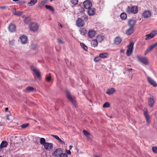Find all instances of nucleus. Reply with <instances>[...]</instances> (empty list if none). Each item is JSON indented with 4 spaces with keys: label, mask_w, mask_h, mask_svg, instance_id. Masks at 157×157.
Segmentation results:
<instances>
[{
    "label": "nucleus",
    "mask_w": 157,
    "mask_h": 157,
    "mask_svg": "<svg viewBox=\"0 0 157 157\" xmlns=\"http://www.w3.org/2000/svg\"><path fill=\"white\" fill-rule=\"evenodd\" d=\"M138 8L136 6H132L131 7L128 6L126 9V12L128 14H135L137 13Z\"/></svg>",
    "instance_id": "f257e3e1"
},
{
    "label": "nucleus",
    "mask_w": 157,
    "mask_h": 157,
    "mask_svg": "<svg viewBox=\"0 0 157 157\" xmlns=\"http://www.w3.org/2000/svg\"><path fill=\"white\" fill-rule=\"evenodd\" d=\"M133 45L134 43L130 42L129 45L127 46L128 49L126 51V55L128 56H130L132 53Z\"/></svg>",
    "instance_id": "f03ea898"
},
{
    "label": "nucleus",
    "mask_w": 157,
    "mask_h": 157,
    "mask_svg": "<svg viewBox=\"0 0 157 157\" xmlns=\"http://www.w3.org/2000/svg\"><path fill=\"white\" fill-rule=\"evenodd\" d=\"M66 96L68 99L71 101L75 107H76V101L73 99L69 91H67L66 92Z\"/></svg>",
    "instance_id": "7ed1b4c3"
},
{
    "label": "nucleus",
    "mask_w": 157,
    "mask_h": 157,
    "mask_svg": "<svg viewBox=\"0 0 157 157\" xmlns=\"http://www.w3.org/2000/svg\"><path fill=\"white\" fill-rule=\"evenodd\" d=\"M83 6L85 8L88 9L91 7L92 6V3L89 0H86L83 2Z\"/></svg>",
    "instance_id": "20e7f679"
},
{
    "label": "nucleus",
    "mask_w": 157,
    "mask_h": 157,
    "mask_svg": "<svg viewBox=\"0 0 157 157\" xmlns=\"http://www.w3.org/2000/svg\"><path fill=\"white\" fill-rule=\"evenodd\" d=\"M38 26L37 24L35 23H31L29 29L30 30L34 32L36 31L38 29Z\"/></svg>",
    "instance_id": "39448f33"
},
{
    "label": "nucleus",
    "mask_w": 157,
    "mask_h": 157,
    "mask_svg": "<svg viewBox=\"0 0 157 157\" xmlns=\"http://www.w3.org/2000/svg\"><path fill=\"white\" fill-rule=\"evenodd\" d=\"M8 29L10 32L13 33L16 31V26L15 24L11 23L8 26Z\"/></svg>",
    "instance_id": "423d86ee"
},
{
    "label": "nucleus",
    "mask_w": 157,
    "mask_h": 157,
    "mask_svg": "<svg viewBox=\"0 0 157 157\" xmlns=\"http://www.w3.org/2000/svg\"><path fill=\"white\" fill-rule=\"evenodd\" d=\"M44 146L45 149L50 151L53 148V144L51 143L47 142L44 145Z\"/></svg>",
    "instance_id": "0eeeda50"
},
{
    "label": "nucleus",
    "mask_w": 157,
    "mask_h": 157,
    "mask_svg": "<svg viewBox=\"0 0 157 157\" xmlns=\"http://www.w3.org/2000/svg\"><path fill=\"white\" fill-rule=\"evenodd\" d=\"M96 34V32L93 30H90L88 32L87 35L90 38H92L94 37Z\"/></svg>",
    "instance_id": "6e6552de"
},
{
    "label": "nucleus",
    "mask_w": 157,
    "mask_h": 157,
    "mask_svg": "<svg viewBox=\"0 0 157 157\" xmlns=\"http://www.w3.org/2000/svg\"><path fill=\"white\" fill-rule=\"evenodd\" d=\"M138 59L140 62L144 64L147 65L148 64V60L147 58L145 57H138Z\"/></svg>",
    "instance_id": "1a4fd4ad"
},
{
    "label": "nucleus",
    "mask_w": 157,
    "mask_h": 157,
    "mask_svg": "<svg viewBox=\"0 0 157 157\" xmlns=\"http://www.w3.org/2000/svg\"><path fill=\"white\" fill-rule=\"evenodd\" d=\"M62 152L63 151L61 148H58L54 151V154L56 157H59Z\"/></svg>",
    "instance_id": "9d476101"
},
{
    "label": "nucleus",
    "mask_w": 157,
    "mask_h": 157,
    "mask_svg": "<svg viewBox=\"0 0 157 157\" xmlns=\"http://www.w3.org/2000/svg\"><path fill=\"white\" fill-rule=\"evenodd\" d=\"M96 12V10L95 9L90 7L88 9L87 13L89 16H93L94 15Z\"/></svg>",
    "instance_id": "9b49d317"
},
{
    "label": "nucleus",
    "mask_w": 157,
    "mask_h": 157,
    "mask_svg": "<svg viewBox=\"0 0 157 157\" xmlns=\"http://www.w3.org/2000/svg\"><path fill=\"white\" fill-rule=\"evenodd\" d=\"M144 115L146 118L147 122L148 124H149L150 123V118L149 114H148V112L146 109L144 110Z\"/></svg>",
    "instance_id": "f8f14e48"
},
{
    "label": "nucleus",
    "mask_w": 157,
    "mask_h": 157,
    "mask_svg": "<svg viewBox=\"0 0 157 157\" xmlns=\"http://www.w3.org/2000/svg\"><path fill=\"white\" fill-rule=\"evenodd\" d=\"M84 22L82 19L79 18L76 21V24L78 27H82L84 25Z\"/></svg>",
    "instance_id": "ddd939ff"
},
{
    "label": "nucleus",
    "mask_w": 157,
    "mask_h": 157,
    "mask_svg": "<svg viewBox=\"0 0 157 157\" xmlns=\"http://www.w3.org/2000/svg\"><path fill=\"white\" fill-rule=\"evenodd\" d=\"M128 23L130 27H132L133 28L136 24V21L133 19H130L128 21Z\"/></svg>",
    "instance_id": "4468645a"
},
{
    "label": "nucleus",
    "mask_w": 157,
    "mask_h": 157,
    "mask_svg": "<svg viewBox=\"0 0 157 157\" xmlns=\"http://www.w3.org/2000/svg\"><path fill=\"white\" fill-rule=\"evenodd\" d=\"M151 14V12L149 10H145L144 12L143 16L145 18H147L150 17Z\"/></svg>",
    "instance_id": "2eb2a0df"
},
{
    "label": "nucleus",
    "mask_w": 157,
    "mask_h": 157,
    "mask_svg": "<svg viewBox=\"0 0 157 157\" xmlns=\"http://www.w3.org/2000/svg\"><path fill=\"white\" fill-rule=\"evenodd\" d=\"M21 42L22 44H24L26 43L28 41L27 37L25 35H22L20 37Z\"/></svg>",
    "instance_id": "dca6fc26"
},
{
    "label": "nucleus",
    "mask_w": 157,
    "mask_h": 157,
    "mask_svg": "<svg viewBox=\"0 0 157 157\" xmlns=\"http://www.w3.org/2000/svg\"><path fill=\"white\" fill-rule=\"evenodd\" d=\"M116 91V90L114 88L111 87L106 90V93L109 95H112Z\"/></svg>",
    "instance_id": "f3484780"
},
{
    "label": "nucleus",
    "mask_w": 157,
    "mask_h": 157,
    "mask_svg": "<svg viewBox=\"0 0 157 157\" xmlns=\"http://www.w3.org/2000/svg\"><path fill=\"white\" fill-rule=\"evenodd\" d=\"M147 80L148 82L150 84L153 85L154 87H156L157 86V84L155 82L153 79H152L151 78L148 77L147 78Z\"/></svg>",
    "instance_id": "a211bd4d"
},
{
    "label": "nucleus",
    "mask_w": 157,
    "mask_h": 157,
    "mask_svg": "<svg viewBox=\"0 0 157 157\" xmlns=\"http://www.w3.org/2000/svg\"><path fill=\"white\" fill-rule=\"evenodd\" d=\"M134 31V28L132 27H130L126 31V33L128 35H131Z\"/></svg>",
    "instance_id": "6ab92c4d"
},
{
    "label": "nucleus",
    "mask_w": 157,
    "mask_h": 157,
    "mask_svg": "<svg viewBox=\"0 0 157 157\" xmlns=\"http://www.w3.org/2000/svg\"><path fill=\"white\" fill-rule=\"evenodd\" d=\"M83 133L86 137L88 139H90L92 138V135L90 133L87 132L86 130H83Z\"/></svg>",
    "instance_id": "aec40b11"
},
{
    "label": "nucleus",
    "mask_w": 157,
    "mask_h": 157,
    "mask_svg": "<svg viewBox=\"0 0 157 157\" xmlns=\"http://www.w3.org/2000/svg\"><path fill=\"white\" fill-rule=\"evenodd\" d=\"M122 40L120 37H117L114 39V43L116 45H119L121 42Z\"/></svg>",
    "instance_id": "412c9836"
},
{
    "label": "nucleus",
    "mask_w": 157,
    "mask_h": 157,
    "mask_svg": "<svg viewBox=\"0 0 157 157\" xmlns=\"http://www.w3.org/2000/svg\"><path fill=\"white\" fill-rule=\"evenodd\" d=\"M99 55V57L103 59L106 58L109 56V54L106 52L100 53Z\"/></svg>",
    "instance_id": "4be33fe9"
},
{
    "label": "nucleus",
    "mask_w": 157,
    "mask_h": 157,
    "mask_svg": "<svg viewBox=\"0 0 157 157\" xmlns=\"http://www.w3.org/2000/svg\"><path fill=\"white\" fill-rule=\"evenodd\" d=\"M79 31L80 34L83 35H85L86 33V30L85 28H81L79 29Z\"/></svg>",
    "instance_id": "5701e85b"
},
{
    "label": "nucleus",
    "mask_w": 157,
    "mask_h": 157,
    "mask_svg": "<svg viewBox=\"0 0 157 157\" xmlns=\"http://www.w3.org/2000/svg\"><path fill=\"white\" fill-rule=\"evenodd\" d=\"M91 44L92 46L94 47L97 46L98 44L97 40L96 39L92 40L91 41Z\"/></svg>",
    "instance_id": "b1692460"
},
{
    "label": "nucleus",
    "mask_w": 157,
    "mask_h": 157,
    "mask_svg": "<svg viewBox=\"0 0 157 157\" xmlns=\"http://www.w3.org/2000/svg\"><path fill=\"white\" fill-rule=\"evenodd\" d=\"M8 145V143L6 141H2L0 145V148L1 149L4 147H6Z\"/></svg>",
    "instance_id": "393cba45"
},
{
    "label": "nucleus",
    "mask_w": 157,
    "mask_h": 157,
    "mask_svg": "<svg viewBox=\"0 0 157 157\" xmlns=\"http://www.w3.org/2000/svg\"><path fill=\"white\" fill-rule=\"evenodd\" d=\"M37 0H31L28 3V5L29 6H32L37 2Z\"/></svg>",
    "instance_id": "a878e982"
},
{
    "label": "nucleus",
    "mask_w": 157,
    "mask_h": 157,
    "mask_svg": "<svg viewBox=\"0 0 157 157\" xmlns=\"http://www.w3.org/2000/svg\"><path fill=\"white\" fill-rule=\"evenodd\" d=\"M45 7L46 9L49 10L52 13H54V12L55 11V9L52 6L46 5H45Z\"/></svg>",
    "instance_id": "bb28decb"
},
{
    "label": "nucleus",
    "mask_w": 157,
    "mask_h": 157,
    "mask_svg": "<svg viewBox=\"0 0 157 157\" xmlns=\"http://www.w3.org/2000/svg\"><path fill=\"white\" fill-rule=\"evenodd\" d=\"M52 136L58 141H59L61 144H65L64 141L62 140L57 136L54 135H52Z\"/></svg>",
    "instance_id": "cd10ccee"
},
{
    "label": "nucleus",
    "mask_w": 157,
    "mask_h": 157,
    "mask_svg": "<svg viewBox=\"0 0 157 157\" xmlns=\"http://www.w3.org/2000/svg\"><path fill=\"white\" fill-rule=\"evenodd\" d=\"M25 90L27 92H31L36 91V89L32 86H28L26 87Z\"/></svg>",
    "instance_id": "c85d7f7f"
},
{
    "label": "nucleus",
    "mask_w": 157,
    "mask_h": 157,
    "mask_svg": "<svg viewBox=\"0 0 157 157\" xmlns=\"http://www.w3.org/2000/svg\"><path fill=\"white\" fill-rule=\"evenodd\" d=\"M96 39L99 42H101L104 39V36L101 35H98L97 36Z\"/></svg>",
    "instance_id": "c756f323"
},
{
    "label": "nucleus",
    "mask_w": 157,
    "mask_h": 157,
    "mask_svg": "<svg viewBox=\"0 0 157 157\" xmlns=\"http://www.w3.org/2000/svg\"><path fill=\"white\" fill-rule=\"evenodd\" d=\"M120 16L121 19L123 20L126 19L127 17V15L125 13H122L121 14Z\"/></svg>",
    "instance_id": "7c9ffc66"
},
{
    "label": "nucleus",
    "mask_w": 157,
    "mask_h": 157,
    "mask_svg": "<svg viewBox=\"0 0 157 157\" xmlns=\"http://www.w3.org/2000/svg\"><path fill=\"white\" fill-rule=\"evenodd\" d=\"M157 45V42L149 46L147 49L149 50V51H150Z\"/></svg>",
    "instance_id": "2f4dec72"
},
{
    "label": "nucleus",
    "mask_w": 157,
    "mask_h": 157,
    "mask_svg": "<svg viewBox=\"0 0 157 157\" xmlns=\"http://www.w3.org/2000/svg\"><path fill=\"white\" fill-rule=\"evenodd\" d=\"M148 103L149 106L151 107L152 106L154 103V101L153 99L151 98H150L149 99Z\"/></svg>",
    "instance_id": "473e14b6"
},
{
    "label": "nucleus",
    "mask_w": 157,
    "mask_h": 157,
    "mask_svg": "<svg viewBox=\"0 0 157 157\" xmlns=\"http://www.w3.org/2000/svg\"><path fill=\"white\" fill-rule=\"evenodd\" d=\"M80 46L81 48H83L84 50L86 51L87 50V47L86 45L83 43H81L80 44Z\"/></svg>",
    "instance_id": "72a5a7b5"
},
{
    "label": "nucleus",
    "mask_w": 157,
    "mask_h": 157,
    "mask_svg": "<svg viewBox=\"0 0 157 157\" xmlns=\"http://www.w3.org/2000/svg\"><path fill=\"white\" fill-rule=\"evenodd\" d=\"M40 143L41 144L43 145L44 146L47 142H45V140L44 138H40Z\"/></svg>",
    "instance_id": "f704fd0d"
},
{
    "label": "nucleus",
    "mask_w": 157,
    "mask_h": 157,
    "mask_svg": "<svg viewBox=\"0 0 157 157\" xmlns=\"http://www.w3.org/2000/svg\"><path fill=\"white\" fill-rule=\"evenodd\" d=\"M29 125V123H25L22 124L21 127L22 129H25L27 128Z\"/></svg>",
    "instance_id": "c9c22d12"
},
{
    "label": "nucleus",
    "mask_w": 157,
    "mask_h": 157,
    "mask_svg": "<svg viewBox=\"0 0 157 157\" xmlns=\"http://www.w3.org/2000/svg\"><path fill=\"white\" fill-rule=\"evenodd\" d=\"M46 2L45 1H42L40 3H39L38 5L39 7L40 8H42L43 7L44 5L45 4Z\"/></svg>",
    "instance_id": "e433bc0d"
},
{
    "label": "nucleus",
    "mask_w": 157,
    "mask_h": 157,
    "mask_svg": "<svg viewBox=\"0 0 157 157\" xmlns=\"http://www.w3.org/2000/svg\"><path fill=\"white\" fill-rule=\"evenodd\" d=\"M152 38H153L152 37V36L151 35V33H150L149 34H147L145 35V40H147Z\"/></svg>",
    "instance_id": "4c0bfd02"
},
{
    "label": "nucleus",
    "mask_w": 157,
    "mask_h": 157,
    "mask_svg": "<svg viewBox=\"0 0 157 157\" xmlns=\"http://www.w3.org/2000/svg\"><path fill=\"white\" fill-rule=\"evenodd\" d=\"M150 33L152 38H153L157 34V31L156 30H154L152 31Z\"/></svg>",
    "instance_id": "58836bf2"
},
{
    "label": "nucleus",
    "mask_w": 157,
    "mask_h": 157,
    "mask_svg": "<svg viewBox=\"0 0 157 157\" xmlns=\"http://www.w3.org/2000/svg\"><path fill=\"white\" fill-rule=\"evenodd\" d=\"M34 72L38 77L39 78H41V75H40V72L37 70L36 69V70H35Z\"/></svg>",
    "instance_id": "ea45409f"
},
{
    "label": "nucleus",
    "mask_w": 157,
    "mask_h": 157,
    "mask_svg": "<svg viewBox=\"0 0 157 157\" xmlns=\"http://www.w3.org/2000/svg\"><path fill=\"white\" fill-rule=\"evenodd\" d=\"M101 58L99 57V56H97L95 57L94 59V62H98L101 60Z\"/></svg>",
    "instance_id": "a19ab883"
},
{
    "label": "nucleus",
    "mask_w": 157,
    "mask_h": 157,
    "mask_svg": "<svg viewBox=\"0 0 157 157\" xmlns=\"http://www.w3.org/2000/svg\"><path fill=\"white\" fill-rule=\"evenodd\" d=\"M110 104L109 102H105L103 105V107L104 108L109 107L110 106Z\"/></svg>",
    "instance_id": "79ce46f5"
},
{
    "label": "nucleus",
    "mask_w": 157,
    "mask_h": 157,
    "mask_svg": "<svg viewBox=\"0 0 157 157\" xmlns=\"http://www.w3.org/2000/svg\"><path fill=\"white\" fill-rule=\"evenodd\" d=\"M22 14V12L21 11H16L14 13V14L16 15L20 16Z\"/></svg>",
    "instance_id": "37998d69"
},
{
    "label": "nucleus",
    "mask_w": 157,
    "mask_h": 157,
    "mask_svg": "<svg viewBox=\"0 0 157 157\" xmlns=\"http://www.w3.org/2000/svg\"><path fill=\"white\" fill-rule=\"evenodd\" d=\"M51 76L50 73L48 75H46V79L47 82H49L51 79Z\"/></svg>",
    "instance_id": "c03bdc74"
},
{
    "label": "nucleus",
    "mask_w": 157,
    "mask_h": 157,
    "mask_svg": "<svg viewBox=\"0 0 157 157\" xmlns=\"http://www.w3.org/2000/svg\"><path fill=\"white\" fill-rule=\"evenodd\" d=\"M71 1L73 5H76L78 3V0H71Z\"/></svg>",
    "instance_id": "a18cd8bd"
},
{
    "label": "nucleus",
    "mask_w": 157,
    "mask_h": 157,
    "mask_svg": "<svg viewBox=\"0 0 157 157\" xmlns=\"http://www.w3.org/2000/svg\"><path fill=\"white\" fill-rule=\"evenodd\" d=\"M152 151L153 152L157 153V147H153Z\"/></svg>",
    "instance_id": "49530a36"
},
{
    "label": "nucleus",
    "mask_w": 157,
    "mask_h": 157,
    "mask_svg": "<svg viewBox=\"0 0 157 157\" xmlns=\"http://www.w3.org/2000/svg\"><path fill=\"white\" fill-rule=\"evenodd\" d=\"M37 47V45L36 44H33L31 45V47L32 49L33 50H35L36 49V48Z\"/></svg>",
    "instance_id": "de8ad7c7"
},
{
    "label": "nucleus",
    "mask_w": 157,
    "mask_h": 157,
    "mask_svg": "<svg viewBox=\"0 0 157 157\" xmlns=\"http://www.w3.org/2000/svg\"><path fill=\"white\" fill-rule=\"evenodd\" d=\"M59 157H68V156L66 154L62 153Z\"/></svg>",
    "instance_id": "09e8293b"
},
{
    "label": "nucleus",
    "mask_w": 157,
    "mask_h": 157,
    "mask_svg": "<svg viewBox=\"0 0 157 157\" xmlns=\"http://www.w3.org/2000/svg\"><path fill=\"white\" fill-rule=\"evenodd\" d=\"M57 40L59 43L61 44H63L64 43L63 41L59 38H57Z\"/></svg>",
    "instance_id": "8fccbe9b"
},
{
    "label": "nucleus",
    "mask_w": 157,
    "mask_h": 157,
    "mask_svg": "<svg viewBox=\"0 0 157 157\" xmlns=\"http://www.w3.org/2000/svg\"><path fill=\"white\" fill-rule=\"evenodd\" d=\"M65 151L66 152V154H68V155H71V152L70 151V150H68L66 149H65Z\"/></svg>",
    "instance_id": "3c124183"
},
{
    "label": "nucleus",
    "mask_w": 157,
    "mask_h": 157,
    "mask_svg": "<svg viewBox=\"0 0 157 157\" xmlns=\"http://www.w3.org/2000/svg\"><path fill=\"white\" fill-rule=\"evenodd\" d=\"M31 68L32 70L34 72L35 70H36V68L34 67L33 66H31Z\"/></svg>",
    "instance_id": "603ef678"
},
{
    "label": "nucleus",
    "mask_w": 157,
    "mask_h": 157,
    "mask_svg": "<svg viewBox=\"0 0 157 157\" xmlns=\"http://www.w3.org/2000/svg\"><path fill=\"white\" fill-rule=\"evenodd\" d=\"M79 10H80V12H83L85 11V10H84V8H83L82 7H81L79 9Z\"/></svg>",
    "instance_id": "864d4df0"
},
{
    "label": "nucleus",
    "mask_w": 157,
    "mask_h": 157,
    "mask_svg": "<svg viewBox=\"0 0 157 157\" xmlns=\"http://www.w3.org/2000/svg\"><path fill=\"white\" fill-rule=\"evenodd\" d=\"M149 52H150V51H149V50L147 49L145 51V52H144V55H146L147 54V53Z\"/></svg>",
    "instance_id": "5fc2aeb1"
},
{
    "label": "nucleus",
    "mask_w": 157,
    "mask_h": 157,
    "mask_svg": "<svg viewBox=\"0 0 157 157\" xmlns=\"http://www.w3.org/2000/svg\"><path fill=\"white\" fill-rule=\"evenodd\" d=\"M6 7L5 6H0V9H4L6 8Z\"/></svg>",
    "instance_id": "6e6d98bb"
},
{
    "label": "nucleus",
    "mask_w": 157,
    "mask_h": 157,
    "mask_svg": "<svg viewBox=\"0 0 157 157\" xmlns=\"http://www.w3.org/2000/svg\"><path fill=\"white\" fill-rule=\"evenodd\" d=\"M58 26H60L61 28L62 27V25L60 22H58Z\"/></svg>",
    "instance_id": "4d7b16f0"
},
{
    "label": "nucleus",
    "mask_w": 157,
    "mask_h": 157,
    "mask_svg": "<svg viewBox=\"0 0 157 157\" xmlns=\"http://www.w3.org/2000/svg\"><path fill=\"white\" fill-rule=\"evenodd\" d=\"M127 71H129V72H131L132 71V69L131 68L128 69H127Z\"/></svg>",
    "instance_id": "13d9d810"
},
{
    "label": "nucleus",
    "mask_w": 157,
    "mask_h": 157,
    "mask_svg": "<svg viewBox=\"0 0 157 157\" xmlns=\"http://www.w3.org/2000/svg\"><path fill=\"white\" fill-rule=\"evenodd\" d=\"M8 110V108L7 107H6L5 108V111L6 112V111H7Z\"/></svg>",
    "instance_id": "bf43d9fd"
},
{
    "label": "nucleus",
    "mask_w": 157,
    "mask_h": 157,
    "mask_svg": "<svg viewBox=\"0 0 157 157\" xmlns=\"http://www.w3.org/2000/svg\"><path fill=\"white\" fill-rule=\"evenodd\" d=\"M72 147H73L72 146L70 145L69 147L70 150L71 149H72Z\"/></svg>",
    "instance_id": "052dcab7"
},
{
    "label": "nucleus",
    "mask_w": 157,
    "mask_h": 157,
    "mask_svg": "<svg viewBox=\"0 0 157 157\" xmlns=\"http://www.w3.org/2000/svg\"><path fill=\"white\" fill-rule=\"evenodd\" d=\"M13 2H17L20 1V0H12Z\"/></svg>",
    "instance_id": "680f3d73"
},
{
    "label": "nucleus",
    "mask_w": 157,
    "mask_h": 157,
    "mask_svg": "<svg viewBox=\"0 0 157 157\" xmlns=\"http://www.w3.org/2000/svg\"><path fill=\"white\" fill-rule=\"evenodd\" d=\"M124 52V50H121V52Z\"/></svg>",
    "instance_id": "e2e57ef3"
},
{
    "label": "nucleus",
    "mask_w": 157,
    "mask_h": 157,
    "mask_svg": "<svg viewBox=\"0 0 157 157\" xmlns=\"http://www.w3.org/2000/svg\"><path fill=\"white\" fill-rule=\"evenodd\" d=\"M7 119L9 120H10L9 118L8 117H7Z\"/></svg>",
    "instance_id": "0e129e2a"
},
{
    "label": "nucleus",
    "mask_w": 157,
    "mask_h": 157,
    "mask_svg": "<svg viewBox=\"0 0 157 157\" xmlns=\"http://www.w3.org/2000/svg\"><path fill=\"white\" fill-rule=\"evenodd\" d=\"M112 116H110V118H112Z\"/></svg>",
    "instance_id": "69168bd1"
},
{
    "label": "nucleus",
    "mask_w": 157,
    "mask_h": 157,
    "mask_svg": "<svg viewBox=\"0 0 157 157\" xmlns=\"http://www.w3.org/2000/svg\"><path fill=\"white\" fill-rule=\"evenodd\" d=\"M95 157H99V156H95Z\"/></svg>",
    "instance_id": "338daca9"
},
{
    "label": "nucleus",
    "mask_w": 157,
    "mask_h": 157,
    "mask_svg": "<svg viewBox=\"0 0 157 157\" xmlns=\"http://www.w3.org/2000/svg\"><path fill=\"white\" fill-rule=\"evenodd\" d=\"M0 157H2V156H0Z\"/></svg>",
    "instance_id": "774afa93"
}]
</instances>
